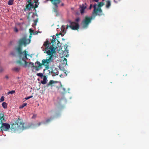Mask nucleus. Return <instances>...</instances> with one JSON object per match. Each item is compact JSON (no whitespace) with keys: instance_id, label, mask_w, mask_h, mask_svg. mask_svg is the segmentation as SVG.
Instances as JSON below:
<instances>
[{"instance_id":"nucleus-1","label":"nucleus","mask_w":149,"mask_h":149,"mask_svg":"<svg viewBox=\"0 0 149 149\" xmlns=\"http://www.w3.org/2000/svg\"><path fill=\"white\" fill-rule=\"evenodd\" d=\"M59 42L56 38L53 37L49 39H47L44 43L43 46L42 47L45 49L44 53H46L48 56L46 59L42 60V63L38 61V68L40 69L42 65L45 66V68L47 70L49 68V64L53 61L57 57L55 49L57 47L56 45V41Z\"/></svg>"},{"instance_id":"nucleus-2","label":"nucleus","mask_w":149,"mask_h":149,"mask_svg":"<svg viewBox=\"0 0 149 149\" xmlns=\"http://www.w3.org/2000/svg\"><path fill=\"white\" fill-rule=\"evenodd\" d=\"M30 43V40H26V38H24L21 39L19 41V45L17 46L15 49L17 53L19 60H17L16 62L20 66H22L26 68L27 67H31L33 68V71L36 72L37 71V66H34L33 63L30 62L28 64V62L26 61V60L29 59L32 57V55H29L28 54V52L26 50L22 52V45L26 46L27 45Z\"/></svg>"},{"instance_id":"nucleus-3","label":"nucleus","mask_w":149,"mask_h":149,"mask_svg":"<svg viewBox=\"0 0 149 149\" xmlns=\"http://www.w3.org/2000/svg\"><path fill=\"white\" fill-rule=\"evenodd\" d=\"M6 122L4 113L2 112L0 113V129L1 130L6 131L10 129V125L6 123Z\"/></svg>"},{"instance_id":"nucleus-4","label":"nucleus","mask_w":149,"mask_h":149,"mask_svg":"<svg viewBox=\"0 0 149 149\" xmlns=\"http://www.w3.org/2000/svg\"><path fill=\"white\" fill-rule=\"evenodd\" d=\"M24 127V123L21 119L18 118L15 122V123L12 124L10 127L11 131L15 132L21 129Z\"/></svg>"},{"instance_id":"nucleus-5","label":"nucleus","mask_w":149,"mask_h":149,"mask_svg":"<svg viewBox=\"0 0 149 149\" xmlns=\"http://www.w3.org/2000/svg\"><path fill=\"white\" fill-rule=\"evenodd\" d=\"M104 4V3L103 2H99L97 5V8H96V7L97 6V4H95L93 5V7L94 8V9L93 12V14L94 15H93L94 16V17L97 15L100 16L104 15V14L103 13L102 11L101 8Z\"/></svg>"},{"instance_id":"nucleus-6","label":"nucleus","mask_w":149,"mask_h":149,"mask_svg":"<svg viewBox=\"0 0 149 149\" xmlns=\"http://www.w3.org/2000/svg\"><path fill=\"white\" fill-rule=\"evenodd\" d=\"M94 15H93V16L88 17V16H86L82 22V25L83 27L84 28H87L89 24L91 22V20L93 18H95L94 16Z\"/></svg>"},{"instance_id":"nucleus-7","label":"nucleus","mask_w":149,"mask_h":149,"mask_svg":"<svg viewBox=\"0 0 149 149\" xmlns=\"http://www.w3.org/2000/svg\"><path fill=\"white\" fill-rule=\"evenodd\" d=\"M31 0H28V2L29 3L28 4H27L26 6V8L24 9V11H26L27 10H30L31 8H34L35 9L37 7V1H35L34 3H36L35 5V7L33 5V3L31 2Z\"/></svg>"},{"instance_id":"nucleus-8","label":"nucleus","mask_w":149,"mask_h":149,"mask_svg":"<svg viewBox=\"0 0 149 149\" xmlns=\"http://www.w3.org/2000/svg\"><path fill=\"white\" fill-rule=\"evenodd\" d=\"M70 27L72 30H78L79 28V25L78 23L74 22H71L69 26L67 25V28Z\"/></svg>"},{"instance_id":"nucleus-9","label":"nucleus","mask_w":149,"mask_h":149,"mask_svg":"<svg viewBox=\"0 0 149 149\" xmlns=\"http://www.w3.org/2000/svg\"><path fill=\"white\" fill-rule=\"evenodd\" d=\"M29 33H30V35L29 36V39H28L27 38V36L26 35V36H24L23 38H20V39H19V40L18 41V46L19 45V40L21 39H23V38H26V40H30V42H31V36L32 35H36V34H37V31H35V32H34V31H33V30L31 29H29Z\"/></svg>"},{"instance_id":"nucleus-10","label":"nucleus","mask_w":149,"mask_h":149,"mask_svg":"<svg viewBox=\"0 0 149 149\" xmlns=\"http://www.w3.org/2000/svg\"><path fill=\"white\" fill-rule=\"evenodd\" d=\"M38 76L40 77L41 79H43V80L41 81V83L42 84L44 85L46 84L47 78L46 76L43 75L42 73H38Z\"/></svg>"},{"instance_id":"nucleus-11","label":"nucleus","mask_w":149,"mask_h":149,"mask_svg":"<svg viewBox=\"0 0 149 149\" xmlns=\"http://www.w3.org/2000/svg\"><path fill=\"white\" fill-rule=\"evenodd\" d=\"M58 68L57 67H53L52 68L51 73L52 76L58 75Z\"/></svg>"},{"instance_id":"nucleus-12","label":"nucleus","mask_w":149,"mask_h":149,"mask_svg":"<svg viewBox=\"0 0 149 149\" xmlns=\"http://www.w3.org/2000/svg\"><path fill=\"white\" fill-rule=\"evenodd\" d=\"M87 6L86 4H83L79 6L80 11L81 14H83L84 13V10L86 9Z\"/></svg>"},{"instance_id":"nucleus-13","label":"nucleus","mask_w":149,"mask_h":149,"mask_svg":"<svg viewBox=\"0 0 149 149\" xmlns=\"http://www.w3.org/2000/svg\"><path fill=\"white\" fill-rule=\"evenodd\" d=\"M58 81H54L53 80H50L48 83L46 84V87H48L49 86L52 87L54 86V84L57 83Z\"/></svg>"},{"instance_id":"nucleus-14","label":"nucleus","mask_w":149,"mask_h":149,"mask_svg":"<svg viewBox=\"0 0 149 149\" xmlns=\"http://www.w3.org/2000/svg\"><path fill=\"white\" fill-rule=\"evenodd\" d=\"M52 3L55 5L56 7H57V4L61 2V0H50Z\"/></svg>"},{"instance_id":"nucleus-15","label":"nucleus","mask_w":149,"mask_h":149,"mask_svg":"<svg viewBox=\"0 0 149 149\" xmlns=\"http://www.w3.org/2000/svg\"><path fill=\"white\" fill-rule=\"evenodd\" d=\"M106 8H108L111 5V2L109 0H108L106 1Z\"/></svg>"},{"instance_id":"nucleus-16","label":"nucleus","mask_w":149,"mask_h":149,"mask_svg":"<svg viewBox=\"0 0 149 149\" xmlns=\"http://www.w3.org/2000/svg\"><path fill=\"white\" fill-rule=\"evenodd\" d=\"M20 70L19 68L14 67L13 69V70L15 72H18Z\"/></svg>"},{"instance_id":"nucleus-17","label":"nucleus","mask_w":149,"mask_h":149,"mask_svg":"<svg viewBox=\"0 0 149 149\" xmlns=\"http://www.w3.org/2000/svg\"><path fill=\"white\" fill-rule=\"evenodd\" d=\"M14 0H9L8 4L9 5H11L13 4Z\"/></svg>"},{"instance_id":"nucleus-18","label":"nucleus","mask_w":149,"mask_h":149,"mask_svg":"<svg viewBox=\"0 0 149 149\" xmlns=\"http://www.w3.org/2000/svg\"><path fill=\"white\" fill-rule=\"evenodd\" d=\"M7 104L6 102H3L2 104V106L4 109H6L7 107Z\"/></svg>"},{"instance_id":"nucleus-19","label":"nucleus","mask_w":149,"mask_h":149,"mask_svg":"<svg viewBox=\"0 0 149 149\" xmlns=\"http://www.w3.org/2000/svg\"><path fill=\"white\" fill-rule=\"evenodd\" d=\"M55 6L56 8H54L53 11H54V12L56 13V16H57V15L58 14V13L57 10V8L58 7V6H57V7L55 5Z\"/></svg>"},{"instance_id":"nucleus-20","label":"nucleus","mask_w":149,"mask_h":149,"mask_svg":"<svg viewBox=\"0 0 149 149\" xmlns=\"http://www.w3.org/2000/svg\"><path fill=\"white\" fill-rule=\"evenodd\" d=\"M27 105V103H24L22 104L19 107V109H22L23 108H24V107L26 106Z\"/></svg>"},{"instance_id":"nucleus-21","label":"nucleus","mask_w":149,"mask_h":149,"mask_svg":"<svg viewBox=\"0 0 149 149\" xmlns=\"http://www.w3.org/2000/svg\"><path fill=\"white\" fill-rule=\"evenodd\" d=\"M53 118L51 117V118H49L47 120H46V123H49V122L53 120Z\"/></svg>"},{"instance_id":"nucleus-22","label":"nucleus","mask_w":149,"mask_h":149,"mask_svg":"<svg viewBox=\"0 0 149 149\" xmlns=\"http://www.w3.org/2000/svg\"><path fill=\"white\" fill-rule=\"evenodd\" d=\"M63 64H65L66 65H67V60L66 58H64V60L63 61Z\"/></svg>"},{"instance_id":"nucleus-23","label":"nucleus","mask_w":149,"mask_h":149,"mask_svg":"<svg viewBox=\"0 0 149 149\" xmlns=\"http://www.w3.org/2000/svg\"><path fill=\"white\" fill-rule=\"evenodd\" d=\"M4 71V69L1 66L0 67V73H1L3 72Z\"/></svg>"},{"instance_id":"nucleus-24","label":"nucleus","mask_w":149,"mask_h":149,"mask_svg":"<svg viewBox=\"0 0 149 149\" xmlns=\"http://www.w3.org/2000/svg\"><path fill=\"white\" fill-rule=\"evenodd\" d=\"M15 93V91H10L9 92H8V94H13V93Z\"/></svg>"},{"instance_id":"nucleus-25","label":"nucleus","mask_w":149,"mask_h":149,"mask_svg":"<svg viewBox=\"0 0 149 149\" xmlns=\"http://www.w3.org/2000/svg\"><path fill=\"white\" fill-rule=\"evenodd\" d=\"M4 100V97L3 96L1 97L0 99V102H3Z\"/></svg>"},{"instance_id":"nucleus-26","label":"nucleus","mask_w":149,"mask_h":149,"mask_svg":"<svg viewBox=\"0 0 149 149\" xmlns=\"http://www.w3.org/2000/svg\"><path fill=\"white\" fill-rule=\"evenodd\" d=\"M15 54H16L15 53L13 52H11V54L13 56H15Z\"/></svg>"},{"instance_id":"nucleus-27","label":"nucleus","mask_w":149,"mask_h":149,"mask_svg":"<svg viewBox=\"0 0 149 149\" xmlns=\"http://www.w3.org/2000/svg\"><path fill=\"white\" fill-rule=\"evenodd\" d=\"M80 20V18L79 17H77L75 19V21L77 22H78Z\"/></svg>"},{"instance_id":"nucleus-28","label":"nucleus","mask_w":149,"mask_h":149,"mask_svg":"<svg viewBox=\"0 0 149 149\" xmlns=\"http://www.w3.org/2000/svg\"><path fill=\"white\" fill-rule=\"evenodd\" d=\"M37 116L36 115H33V116L32 117V118L34 119L36 118Z\"/></svg>"},{"instance_id":"nucleus-29","label":"nucleus","mask_w":149,"mask_h":149,"mask_svg":"<svg viewBox=\"0 0 149 149\" xmlns=\"http://www.w3.org/2000/svg\"><path fill=\"white\" fill-rule=\"evenodd\" d=\"M14 31L16 32H17L18 31V30L16 28H14Z\"/></svg>"},{"instance_id":"nucleus-30","label":"nucleus","mask_w":149,"mask_h":149,"mask_svg":"<svg viewBox=\"0 0 149 149\" xmlns=\"http://www.w3.org/2000/svg\"><path fill=\"white\" fill-rule=\"evenodd\" d=\"M37 22V19H36L34 20V23L36 25V23Z\"/></svg>"},{"instance_id":"nucleus-31","label":"nucleus","mask_w":149,"mask_h":149,"mask_svg":"<svg viewBox=\"0 0 149 149\" xmlns=\"http://www.w3.org/2000/svg\"><path fill=\"white\" fill-rule=\"evenodd\" d=\"M5 78L6 79H9V77L8 75H6L5 76Z\"/></svg>"},{"instance_id":"nucleus-32","label":"nucleus","mask_w":149,"mask_h":149,"mask_svg":"<svg viewBox=\"0 0 149 149\" xmlns=\"http://www.w3.org/2000/svg\"><path fill=\"white\" fill-rule=\"evenodd\" d=\"M92 7V4H91L89 7V9H91V8Z\"/></svg>"},{"instance_id":"nucleus-33","label":"nucleus","mask_w":149,"mask_h":149,"mask_svg":"<svg viewBox=\"0 0 149 149\" xmlns=\"http://www.w3.org/2000/svg\"><path fill=\"white\" fill-rule=\"evenodd\" d=\"M32 97V96H29V97H27V99H29V98H31V97Z\"/></svg>"},{"instance_id":"nucleus-34","label":"nucleus","mask_w":149,"mask_h":149,"mask_svg":"<svg viewBox=\"0 0 149 149\" xmlns=\"http://www.w3.org/2000/svg\"><path fill=\"white\" fill-rule=\"evenodd\" d=\"M93 1L96 2H98L99 0H93Z\"/></svg>"},{"instance_id":"nucleus-35","label":"nucleus","mask_w":149,"mask_h":149,"mask_svg":"<svg viewBox=\"0 0 149 149\" xmlns=\"http://www.w3.org/2000/svg\"><path fill=\"white\" fill-rule=\"evenodd\" d=\"M42 123H39L38 124V126L40 125Z\"/></svg>"},{"instance_id":"nucleus-36","label":"nucleus","mask_w":149,"mask_h":149,"mask_svg":"<svg viewBox=\"0 0 149 149\" xmlns=\"http://www.w3.org/2000/svg\"><path fill=\"white\" fill-rule=\"evenodd\" d=\"M66 52L67 53H68V52L67 51H66V49H65V50L64 51V52H63V54H64V53H65V52Z\"/></svg>"},{"instance_id":"nucleus-37","label":"nucleus","mask_w":149,"mask_h":149,"mask_svg":"<svg viewBox=\"0 0 149 149\" xmlns=\"http://www.w3.org/2000/svg\"><path fill=\"white\" fill-rule=\"evenodd\" d=\"M38 33H41V32L39 31V30H38Z\"/></svg>"},{"instance_id":"nucleus-38","label":"nucleus","mask_w":149,"mask_h":149,"mask_svg":"<svg viewBox=\"0 0 149 149\" xmlns=\"http://www.w3.org/2000/svg\"><path fill=\"white\" fill-rule=\"evenodd\" d=\"M35 15L36 16L37 15L36 13H35L34 14H33V15Z\"/></svg>"},{"instance_id":"nucleus-39","label":"nucleus","mask_w":149,"mask_h":149,"mask_svg":"<svg viewBox=\"0 0 149 149\" xmlns=\"http://www.w3.org/2000/svg\"><path fill=\"white\" fill-rule=\"evenodd\" d=\"M25 100H28V99H27V97L25 98Z\"/></svg>"},{"instance_id":"nucleus-40","label":"nucleus","mask_w":149,"mask_h":149,"mask_svg":"<svg viewBox=\"0 0 149 149\" xmlns=\"http://www.w3.org/2000/svg\"><path fill=\"white\" fill-rule=\"evenodd\" d=\"M68 55H66V57H68V56H68Z\"/></svg>"},{"instance_id":"nucleus-41","label":"nucleus","mask_w":149,"mask_h":149,"mask_svg":"<svg viewBox=\"0 0 149 149\" xmlns=\"http://www.w3.org/2000/svg\"><path fill=\"white\" fill-rule=\"evenodd\" d=\"M37 63V61H36V62H35V63Z\"/></svg>"},{"instance_id":"nucleus-42","label":"nucleus","mask_w":149,"mask_h":149,"mask_svg":"<svg viewBox=\"0 0 149 149\" xmlns=\"http://www.w3.org/2000/svg\"><path fill=\"white\" fill-rule=\"evenodd\" d=\"M63 5H63V4H62V6H63Z\"/></svg>"},{"instance_id":"nucleus-43","label":"nucleus","mask_w":149,"mask_h":149,"mask_svg":"<svg viewBox=\"0 0 149 149\" xmlns=\"http://www.w3.org/2000/svg\"><path fill=\"white\" fill-rule=\"evenodd\" d=\"M38 5H39V3H38Z\"/></svg>"},{"instance_id":"nucleus-44","label":"nucleus","mask_w":149,"mask_h":149,"mask_svg":"<svg viewBox=\"0 0 149 149\" xmlns=\"http://www.w3.org/2000/svg\"><path fill=\"white\" fill-rule=\"evenodd\" d=\"M56 35H58V34H56Z\"/></svg>"},{"instance_id":"nucleus-45","label":"nucleus","mask_w":149,"mask_h":149,"mask_svg":"<svg viewBox=\"0 0 149 149\" xmlns=\"http://www.w3.org/2000/svg\"><path fill=\"white\" fill-rule=\"evenodd\" d=\"M39 105V104H38V106Z\"/></svg>"},{"instance_id":"nucleus-46","label":"nucleus","mask_w":149,"mask_h":149,"mask_svg":"<svg viewBox=\"0 0 149 149\" xmlns=\"http://www.w3.org/2000/svg\"><path fill=\"white\" fill-rule=\"evenodd\" d=\"M60 34H61L60 33L59 34V35H60Z\"/></svg>"},{"instance_id":"nucleus-47","label":"nucleus","mask_w":149,"mask_h":149,"mask_svg":"<svg viewBox=\"0 0 149 149\" xmlns=\"http://www.w3.org/2000/svg\"><path fill=\"white\" fill-rule=\"evenodd\" d=\"M105 0H102L103 1H104Z\"/></svg>"}]
</instances>
